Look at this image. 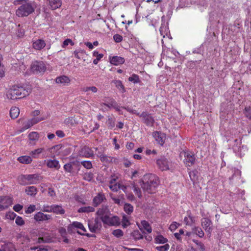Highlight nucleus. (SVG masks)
<instances>
[{"label": "nucleus", "mask_w": 251, "mask_h": 251, "mask_svg": "<svg viewBox=\"0 0 251 251\" xmlns=\"http://www.w3.org/2000/svg\"><path fill=\"white\" fill-rule=\"evenodd\" d=\"M103 104L109 108L110 107L116 108V107L117 106L116 102L113 100H111V101L109 102H108V103H107V104L103 103Z\"/></svg>", "instance_id": "nucleus-58"}, {"label": "nucleus", "mask_w": 251, "mask_h": 251, "mask_svg": "<svg viewBox=\"0 0 251 251\" xmlns=\"http://www.w3.org/2000/svg\"><path fill=\"white\" fill-rule=\"evenodd\" d=\"M52 212L56 214L63 215L65 213V210L60 205L52 204Z\"/></svg>", "instance_id": "nucleus-30"}, {"label": "nucleus", "mask_w": 251, "mask_h": 251, "mask_svg": "<svg viewBox=\"0 0 251 251\" xmlns=\"http://www.w3.org/2000/svg\"><path fill=\"white\" fill-rule=\"evenodd\" d=\"M113 39L116 43H120L123 40V37L120 34H116L113 36Z\"/></svg>", "instance_id": "nucleus-60"}, {"label": "nucleus", "mask_w": 251, "mask_h": 251, "mask_svg": "<svg viewBox=\"0 0 251 251\" xmlns=\"http://www.w3.org/2000/svg\"><path fill=\"white\" fill-rule=\"evenodd\" d=\"M81 164L86 169H90L92 167V163L89 161H83L81 162Z\"/></svg>", "instance_id": "nucleus-53"}, {"label": "nucleus", "mask_w": 251, "mask_h": 251, "mask_svg": "<svg viewBox=\"0 0 251 251\" xmlns=\"http://www.w3.org/2000/svg\"><path fill=\"white\" fill-rule=\"evenodd\" d=\"M153 136L159 145L162 146L164 144L166 139L165 134L156 131L153 133Z\"/></svg>", "instance_id": "nucleus-15"}, {"label": "nucleus", "mask_w": 251, "mask_h": 251, "mask_svg": "<svg viewBox=\"0 0 251 251\" xmlns=\"http://www.w3.org/2000/svg\"><path fill=\"white\" fill-rule=\"evenodd\" d=\"M64 170L69 173H71L73 170V167L71 163H67L64 166Z\"/></svg>", "instance_id": "nucleus-59"}, {"label": "nucleus", "mask_w": 251, "mask_h": 251, "mask_svg": "<svg viewBox=\"0 0 251 251\" xmlns=\"http://www.w3.org/2000/svg\"><path fill=\"white\" fill-rule=\"evenodd\" d=\"M105 199L104 194L102 193H99L93 199V202L95 206H97L101 203Z\"/></svg>", "instance_id": "nucleus-23"}, {"label": "nucleus", "mask_w": 251, "mask_h": 251, "mask_svg": "<svg viewBox=\"0 0 251 251\" xmlns=\"http://www.w3.org/2000/svg\"><path fill=\"white\" fill-rule=\"evenodd\" d=\"M184 221L185 224L188 226H191L194 223V218L189 212H187V216L184 218Z\"/></svg>", "instance_id": "nucleus-35"}, {"label": "nucleus", "mask_w": 251, "mask_h": 251, "mask_svg": "<svg viewBox=\"0 0 251 251\" xmlns=\"http://www.w3.org/2000/svg\"><path fill=\"white\" fill-rule=\"evenodd\" d=\"M112 234L117 238H120L123 236L124 233L121 229H117L112 231Z\"/></svg>", "instance_id": "nucleus-49"}, {"label": "nucleus", "mask_w": 251, "mask_h": 251, "mask_svg": "<svg viewBox=\"0 0 251 251\" xmlns=\"http://www.w3.org/2000/svg\"><path fill=\"white\" fill-rule=\"evenodd\" d=\"M36 8L34 1L22 3L16 11V15L19 17H26L32 13Z\"/></svg>", "instance_id": "nucleus-3"}, {"label": "nucleus", "mask_w": 251, "mask_h": 251, "mask_svg": "<svg viewBox=\"0 0 251 251\" xmlns=\"http://www.w3.org/2000/svg\"><path fill=\"white\" fill-rule=\"evenodd\" d=\"M132 189H133L134 192L135 193V194L137 195V196L139 198H142V193H141V190L137 187L134 184H133L132 185Z\"/></svg>", "instance_id": "nucleus-46"}, {"label": "nucleus", "mask_w": 251, "mask_h": 251, "mask_svg": "<svg viewBox=\"0 0 251 251\" xmlns=\"http://www.w3.org/2000/svg\"><path fill=\"white\" fill-rule=\"evenodd\" d=\"M37 192V188L34 186H27L25 188V192L26 194L31 197L35 196Z\"/></svg>", "instance_id": "nucleus-24"}, {"label": "nucleus", "mask_w": 251, "mask_h": 251, "mask_svg": "<svg viewBox=\"0 0 251 251\" xmlns=\"http://www.w3.org/2000/svg\"><path fill=\"white\" fill-rule=\"evenodd\" d=\"M189 176L191 179L193 181H195L197 180L198 177V172L196 170L192 171L189 172Z\"/></svg>", "instance_id": "nucleus-44"}, {"label": "nucleus", "mask_w": 251, "mask_h": 251, "mask_svg": "<svg viewBox=\"0 0 251 251\" xmlns=\"http://www.w3.org/2000/svg\"><path fill=\"white\" fill-rule=\"evenodd\" d=\"M69 44H70L72 46L74 45V43L72 41V40L70 39H67L64 41L63 44L62 45V48H65L67 46H68Z\"/></svg>", "instance_id": "nucleus-56"}, {"label": "nucleus", "mask_w": 251, "mask_h": 251, "mask_svg": "<svg viewBox=\"0 0 251 251\" xmlns=\"http://www.w3.org/2000/svg\"><path fill=\"white\" fill-rule=\"evenodd\" d=\"M35 205L33 204L30 205L25 211V213L30 214L35 210Z\"/></svg>", "instance_id": "nucleus-54"}, {"label": "nucleus", "mask_w": 251, "mask_h": 251, "mask_svg": "<svg viewBox=\"0 0 251 251\" xmlns=\"http://www.w3.org/2000/svg\"><path fill=\"white\" fill-rule=\"evenodd\" d=\"M244 114L245 116L249 119L251 120V107H246L245 109Z\"/></svg>", "instance_id": "nucleus-57"}, {"label": "nucleus", "mask_w": 251, "mask_h": 251, "mask_svg": "<svg viewBox=\"0 0 251 251\" xmlns=\"http://www.w3.org/2000/svg\"><path fill=\"white\" fill-rule=\"evenodd\" d=\"M140 228L141 230H143L144 232H147L148 233H151L152 231L151 227L150 224L146 221H141Z\"/></svg>", "instance_id": "nucleus-22"}, {"label": "nucleus", "mask_w": 251, "mask_h": 251, "mask_svg": "<svg viewBox=\"0 0 251 251\" xmlns=\"http://www.w3.org/2000/svg\"><path fill=\"white\" fill-rule=\"evenodd\" d=\"M128 80L134 83H137L140 81L139 76L135 74H133L130 76L128 78Z\"/></svg>", "instance_id": "nucleus-45"}, {"label": "nucleus", "mask_w": 251, "mask_h": 251, "mask_svg": "<svg viewBox=\"0 0 251 251\" xmlns=\"http://www.w3.org/2000/svg\"><path fill=\"white\" fill-rule=\"evenodd\" d=\"M159 181L158 177L153 174L144 175L141 183L143 190L148 193H153L158 186Z\"/></svg>", "instance_id": "nucleus-2"}, {"label": "nucleus", "mask_w": 251, "mask_h": 251, "mask_svg": "<svg viewBox=\"0 0 251 251\" xmlns=\"http://www.w3.org/2000/svg\"><path fill=\"white\" fill-rule=\"evenodd\" d=\"M116 179L113 178L109 182V188L114 192H117L120 189V184H118L115 183Z\"/></svg>", "instance_id": "nucleus-31"}, {"label": "nucleus", "mask_w": 251, "mask_h": 251, "mask_svg": "<svg viewBox=\"0 0 251 251\" xmlns=\"http://www.w3.org/2000/svg\"><path fill=\"white\" fill-rule=\"evenodd\" d=\"M55 82L57 83L68 84L70 82V79L67 76L61 75L56 78Z\"/></svg>", "instance_id": "nucleus-28"}, {"label": "nucleus", "mask_w": 251, "mask_h": 251, "mask_svg": "<svg viewBox=\"0 0 251 251\" xmlns=\"http://www.w3.org/2000/svg\"><path fill=\"white\" fill-rule=\"evenodd\" d=\"M184 234V231L183 229H180L179 230V232H177V233H175L174 234V235L175 236L176 238L177 239H180V236L182 234Z\"/></svg>", "instance_id": "nucleus-64"}, {"label": "nucleus", "mask_w": 251, "mask_h": 251, "mask_svg": "<svg viewBox=\"0 0 251 251\" xmlns=\"http://www.w3.org/2000/svg\"><path fill=\"white\" fill-rule=\"evenodd\" d=\"M93 56L96 57V58L93 60V63L95 65H97L98 63V62L103 57V55L102 54L99 53L97 51H94L93 52Z\"/></svg>", "instance_id": "nucleus-40"}, {"label": "nucleus", "mask_w": 251, "mask_h": 251, "mask_svg": "<svg viewBox=\"0 0 251 251\" xmlns=\"http://www.w3.org/2000/svg\"><path fill=\"white\" fill-rule=\"evenodd\" d=\"M179 225L178 223H177L176 222H174L170 226L169 229L171 231H174V230H176L178 227Z\"/></svg>", "instance_id": "nucleus-61"}, {"label": "nucleus", "mask_w": 251, "mask_h": 251, "mask_svg": "<svg viewBox=\"0 0 251 251\" xmlns=\"http://www.w3.org/2000/svg\"><path fill=\"white\" fill-rule=\"evenodd\" d=\"M31 92V89L29 86L13 85L7 90L6 97L8 99L15 100L28 96Z\"/></svg>", "instance_id": "nucleus-1"}, {"label": "nucleus", "mask_w": 251, "mask_h": 251, "mask_svg": "<svg viewBox=\"0 0 251 251\" xmlns=\"http://www.w3.org/2000/svg\"><path fill=\"white\" fill-rule=\"evenodd\" d=\"M140 117L147 125H151L154 122V120L151 115L146 112H143L140 115Z\"/></svg>", "instance_id": "nucleus-17"}, {"label": "nucleus", "mask_w": 251, "mask_h": 251, "mask_svg": "<svg viewBox=\"0 0 251 251\" xmlns=\"http://www.w3.org/2000/svg\"><path fill=\"white\" fill-rule=\"evenodd\" d=\"M93 178L94 175L91 172L86 173L83 175L84 179L88 181H91L93 179Z\"/></svg>", "instance_id": "nucleus-48"}, {"label": "nucleus", "mask_w": 251, "mask_h": 251, "mask_svg": "<svg viewBox=\"0 0 251 251\" xmlns=\"http://www.w3.org/2000/svg\"><path fill=\"white\" fill-rule=\"evenodd\" d=\"M42 177L39 174L22 175L18 176L19 183L23 185L36 184L40 182Z\"/></svg>", "instance_id": "nucleus-4"}, {"label": "nucleus", "mask_w": 251, "mask_h": 251, "mask_svg": "<svg viewBox=\"0 0 251 251\" xmlns=\"http://www.w3.org/2000/svg\"><path fill=\"white\" fill-rule=\"evenodd\" d=\"M12 201L11 198L5 197L1 199L0 201V208L3 209L7 208L12 204Z\"/></svg>", "instance_id": "nucleus-21"}, {"label": "nucleus", "mask_w": 251, "mask_h": 251, "mask_svg": "<svg viewBox=\"0 0 251 251\" xmlns=\"http://www.w3.org/2000/svg\"><path fill=\"white\" fill-rule=\"evenodd\" d=\"M160 33L161 35L163 38L166 37L169 38L170 33L169 31V28L165 25H162L160 27Z\"/></svg>", "instance_id": "nucleus-27"}, {"label": "nucleus", "mask_w": 251, "mask_h": 251, "mask_svg": "<svg viewBox=\"0 0 251 251\" xmlns=\"http://www.w3.org/2000/svg\"><path fill=\"white\" fill-rule=\"evenodd\" d=\"M130 224V223L128 220V218L126 215H123L122 220V224L123 227H126L129 226Z\"/></svg>", "instance_id": "nucleus-47"}, {"label": "nucleus", "mask_w": 251, "mask_h": 251, "mask_svg": "<svg viewBox=\"0 0 251 251\" xmlns=\"http://www.w3.org/2000/svg\"><path fill=\"white\" fill-rule=\"evenodd\" d=\"M201 226L205 230L206 232L208 233L209 236H211L212 232V222L208 218H203L201 220Z\"/></svg>", "instance_id": "nucleus-11"}, {"label": "nucleus", "mask_w": 251, "mask_h": 251, "mask_svg": "<svg viewBox=\"0 0 251 251\" xmlns=\"http://www.w3.org/2000/svg\"><path fill=\"white\" fill-rule=\"evenodd\" d=\"M180 154L184 155L185 157L184 162L186 165L190 166L194 164L195 157L193 153L188 151H182L180 153Z\"/></svg>", "instance_id": "nucleus-8"}, {"label": "nucleus", "mask_w": 251, "mask_h": 251, "mask_svg": "<svg viewBox=\"0 0 251 251\" xmlns=\"http://www.w3.org/2000/svg\"><path fill=\"white\" fill-rule=\"evenodd\" d=\"M158 167L161 171H166L169 169V164L167 160L164 158L161 157L158 159L156 161Z\"/></svg>", "instance_id": "nucleus-13"}, {"label": "nucleus", "mask_w": 251, "mask_h": 251, "mask_svg": "<svg viewBox=\"0 0 251 251\" xmlns=\"http://www.w3.org/2000/svg\"><path fill=\"white\" fill-rule=\"evenodd\" d=\"M30 250L31 251H48V250L46 248H40V247H31Z\"/></svg>", "instance_id": "nucleus-63"}, {"label": "nucleus", "mask_w": 251, "mask_h": 251, "mask_svg": "<svg viewBox=\"0 0 251 251\" xmlns=\"http://www.w3.org/2000/svg\"><path fill=\"white\" fill-rule=\"evenodd\" d=\"M155 243L157 244H165L167 242L168 240L162 235H157L155 238Z\"/></svg>", "instance_id": "nucleus-41"}, {"label": "nucleus", "mask_w": 251, "mask_h": 251, "mask_svg": "<svg viewBox=\"0 0 251 251\" xmlns=\"http://www.w3.org/2000/svg\"><path fill=\"white\" fill-rule=\"evenodd\" d=\"M47 166L50 168L59 169L60 167L59 161L56 159H49L46 160Z\"/></svg>", "instance_id": "nucleus-18"}, {"label": "nucleus", "mask_w": 251, "mask_h": 251, "mask_svg": "<svg viewBox=\"0 0 251 251\" xmlns=\"http://www.w3.org/2000/svg\"><path fill=\"white\" fill-rule=\"evenodd\" d=\"M20 114V110L17 107H12L10 111V115L12 119H15L18 117Z\"/></svg>", "instance_id": "nucleus-33"}, {"label": "nucleus", "mask_w": 251, "mask_h": 251, "mask_svg": "<svg viewBox=\"0 0 251 251\" xmlns=\"http://www.w3.org/2000/svg\"><path fill=\"white\" fill-rule=\"evenodd\" d=\"M16 216V214L12 211H9L6 214V217L8 219H10L11 220H14Z\"/></svg>", "instance_id": "nucleus-52"}, {"label": "nucleus", "mask_w": 251, "mask_h": 251, "mask_svg": "<svg viewBox=\"0 0 251 251\" xmlns=\"http://www.w3.org/2000/svg\"><path fill=\"white\" fill-rule=\"evenodd\" d=\"M34 218L37 222H41L52 219V216L44 214L42 212H38L34 215Z\"/></svg>", "instance_id": "nucleus-14"}, {"label": "nucleus", "mask_w": 251, "mask_h": 251, "mask_svg": "<svg viewBox=\"0 0 251 251\" xmlns=\"http://www.w3.org/2000/svg\"><path fill=\"white\" fill-rule=\"evenodd\" d=\"M82 152L86 157L92 156L94 154L93 151L88 147H85L82 149Z\"/></svg>", "instance_id": "nucleus-38"}, {"label": "nucleus", "mask_w": 251, "mask_h": 251, "mask_svg": "<svg viewBox=\"0 0 251 251\" xmlns=\"http://www.w3.org/2000/svg\"><path fill=\"white\" fill-rule=\"evenodd\" d=\"M110 214V212L106 206H102L97 212V218L101 221H103Z\"/></svg>", "instance_id": "nucleus-9"}, {"label": "nucleus", "mask_w": 251, "mask_h": 251, "mask_svg": "<svg viewBox=\"0 0 251 251\" xmlns=\"http://www.w3.org/2000/svg\"><path fill=\"white\" fill-rule=\"evenodd\" d=\"M31 71L35 74H43L47 70V67L44 62L35 61L30 67Z\"/></svg>", "instance_id": "nucleus-5"}, {"label": "nucleus", "mask_w": 251, "mask_h": 251, "mask_svg": "<svg viewBox=\"0 0 251 251\" xmlns=\"http://www.w3.org/2000/svg\"><path fill=\"white\" fill-rule=\"evenodd\" d=\"M74 228L79 229L81 230L83 232L77 231V232L80 235H84V233L86 230L83 225L80 222H74L68 226V231H72Z\"/></svg>", "instance_id": "nucleus-10"}, {"label": "nucleus", "mask_w": 251, "mask_h": 251, "mask_svg": "<svg viewBox=\"0 0 251 251\" xmlns=\"http://www.w3.org/2000/svg\"><path fill=\"white\" fill-rule=\"evenodd\" d=\"M125 59L120 56H113L110 60V63L114 65H119L124 63Z\"/></svg>", "instance_id": "nucleus-26"}, {"label": "nucleus", "mask_w": 251, "mask_h": 251, "mask_svg": "<svg viewBox=\"0 0 251 251\" xmlns=\"http://www.w3.org/2000/svg\"><path fill=\"white\" fill-rule=\"evenodd\" d=\"M45 41L41 39L36 40L33 42V48L36 50H41L46 46Z\"/></svg>", "instance_id": "nucleus-16"}, {"label": "nucleus", "mask_w": 251, "mask_h": 251, "mask_svg": "<svg viewBox=\"0 0 251 251\" xmlns=\"http://www.w3.org/2000/svg\"><path fill=\"white\" fill-rule=\"evenodd\" d=\"M16 224L18 226H23L25 224V221L21 217L18 216L15 220Z\"/></svg>", "instance_id": "nucleus-55"}, {"label": "nucleus", "mask_w": 251, "mask_h": 251, "mask_svg": "<svg viewBox=\"0 0 251 251\" xmlns=\"http://www.w3.org/2000/svg\"><path fill=\"white\" fill-rule=\"evenodd\" d=\"M112 82L115 84V86L119 89V90L122 92H125V88L124 86L123 85L122 82L119 80H114L112 81Z\"/></svg>", "instance_id": "nucleus-32"}, {"label": "nucleus", "mask_w": 251, "mask_h": 251, "mask_svg": "<svg viewBox=\"0 0 251 251\" xmlns=\"http://www.w3.org/2000/svg\"><path fill=\"white\" fill-rule=\"evenodd\" d=\"M194 243L196 245L195 251H204L205 247L203 244L198 240H194Z\"/></svg>", "instance_id": "nucleus-37"}, {"label": "nucleus", "mask_w": 251, "mask_h": 251, "mask_svg": "<svg viewBox=\"0 0 251 251\" xmlns=\"http://www.w3.org/2000/svg\"><path fill=\"white\" fill-rule=\"evenodd\" d=\"M88 226L90 230L92 232H95L101 227V224L98 218L89 221Z\"/></svg>", "instance_id": "nucleus-7"}, {"label": "nucleus", "mask_w": 251, "mask_h": 251, "mask_svg": "<svg viewBox=\"0 0 251 251\" xmlns=\"http://www.w3.org/2000/svg\"><path fill=\"white\" fill-rule=\"evenodd\" d=\"M49 6L52 9H56L61 5V0H47Z\"/></svg>", "instance_id": "nucleus-25"}, {"label": "nucleus", "mask_w": 251, "mask_h": 251, "mask_svg": "<svg viewBox=\"0 0 251 251\" xmlns=\"http://www.w3.org/2000/svg\"><path fill=\"white\" fill-rule=\"evenodd\" d=\"M43 120L44 118H33L31 120H28L26 123H24V126L20 130V132H22L24 131L26 129L32 126L34 124H36Z\"/></svg>", "instance_id": "nucleus-12"}, {"label": "nucleus", "mask_w": 251, "mask_h": 251, "mask_svg": "<svg viewBox=\"0 0 251 251\" xmlns=\"http://www.w3.org/2000/svg\"><path fill=\"white\" fill-rule=\"evenodd\" d=\"M124 210L127 214H130L133 211V207L129 203H126L124 205Z\"/></svg>", "instance_id": "nucleus-43"}, {"label": "nucleus", "mask_w": 251, "mask_h": 251, "mask_svg": "<svg viewBox=\"0 0 251 251\" xmlns=\"http://www.w3.org/2000/svg\"><path fill=\"white\" fill-rule=\"evenodd\" d=\"M170 246L168 244H166L162 246H157L155 249L158 251H166L169 250Z\"/></svg>", "instance_id": "nucleus-50"}, {"label": "nucleus", "mask_w": 251, "mask_h": 251, "mask_svg": "<svg viewBox=\"0 0 251 251\" xmlns=\"http://www.w3.org/2000/svg\"><path fill=\"white\" fill-rule=\"evenodd\" d=\"M28 137L29 140V144L32 145H34L39 140V135L37 132H31L28 134Z\"/></svg>", "instance_id": "nucleus-19"}, {"label": "nucleus", "mask_w": 251, "mask_h": 251, "mask_svg": "<svg viewBox=\"0 0 251 251\" xmlns=\"http://www.w3.org/2000/svg\"><path fill=\"white\" fill-rule=\"evenodd\" d=\"M18 161L21 163L28 164L32 161V158L31 156L24 155L20 156L17 159Z\"/></svg>", "instance_id": "nucleus-29"}, {"label": "nucleus", "mask_w": 251, "mask_h": 251, "mask_svg": "<svg viewBox=\"0 0 251 251\" xmlns=\"http://www.w3.org/2000/svg\"><path fill=\"white\" fill-rule=\"evenodd\" d=\"M95 209L92 206H84L78 209V212H91L94 211Z\"/></svg>", "instance_id": "nucleus-39"}, {"label": "nucleus", "mask_w": 251, "mask_h": 251, "mask_svg": "<svg viewBox=\"0 0 251 251\" xmlns=\"http://www.w3.org/2000/svg\"><path fill=\"white\" fill-rule=\"evenodd\" d=\"M102 222L103 224L109 226H117L120 224L119 217L116 216H112L111 213Z\"/></svg>", "instance_id": "nucleus-6"}, {"label": "nucleus", "mask_w": 251, "mask_h": 251, "mask_svg": "<svg viewBox=\"0 0 251 251\" xmlns=\"http://www.w3.org/2000/svg\"><path fill=\"white\" fill-rule=\"evenodd\" d=\"M83 92L87 93V95L90 94V92L93 93H96L98 92V89L95 86H91V87H85L82 89Z\"/></svg>", "instance_id": "nucleus-34"}, {"label": "nucleus", "mask_w": 251, "mask_h": 251, "mask_svg": "<svg viewBox=\"0 0 251 251\" xmlns=\"http://www.w3.org/2000/svg\"><path fill=\"white\" fill-rule=\"evenodd\" d=\"M23 205L19 204H17L13 206V208L15 211L19 212L23 209Z\"/></svg>", "instance_id": "nucleus-62"}, {"label": "nucleus", "mask_w": 251, "mask_h": 251, "mask_svg": "<svg viewBox=\"0 0 251 251\" xmlns=\"http://www.w3.org/2000/svg\"><path fill=\"white\" fill-rule=\"evenodd\" d=\"M44 151V148H38L33 151H32L30 152V154L32 157L36 158L38 157L39 155L41 154Z\"/></svg>", "instance_id": "nucleus-36"}, {"label": "nucleus", "mask_w": 251, "mask_h": 251, "mask_svg": "<svg viewBox=\"0 0 251 251\" xmlns=\"http://www.w3.org/2000/svg\"><path fill=\"white\" fill-rule=\"evenodd\" d=\"M193 231L200 238L203 237L204 235V232L200 227H195L193 228Z\"/></svg>", "instance_id": "nucleus-42"}, {"label": "nucleus", "mask_w": 251, "mask_h": 251, "mask_svg": "<svg viewBox=\"0 0 251 251\" xmlns=\"http://www.w3.org/2000/svg\"><path fill=\"white\" fill-rule=\"evenodd\" d=\"M1 247L2 251H15L16 250L14 245L11 242H4Z\"/></svg>", "instance_id": "nucleus-20"}, {"label": "nucleus", "mask_w": 251, "mask_h": 251, "mask_svg": "<svg viewBox=\"0 0 251 251\" xmlns=\"http://www.w3.org/2000/svg\"><path fill=\"white\" fill-rule=\"evenodd\" d=\"M52 205H49L47 204L43 205L41 210L45 212H52Z\"/></svg>", "instance_id": "nucleus-51"}]
</instances>
